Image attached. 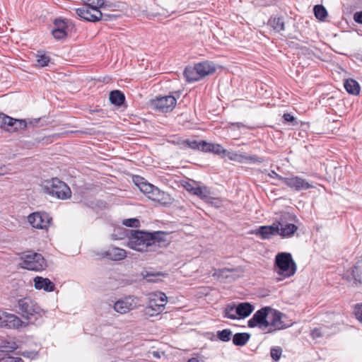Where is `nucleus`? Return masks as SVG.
<instances>
[{
    "label": "nucleus",
    "mask_w": 362,
    "mask_h": 362,
    "mask_svg": "<svg viewBox=\"0 0 362 362\" xmlns=\"http://www.w3.org/2000/svg\"><path fill=\"white\" fill-rule=\"evenodd\" d=\"M127 245L129 248L138 252H156L166 245L164 233L156 231L153 233L143 230H131L128 237Z\"/></svg>",
    "instance_id": "obj_1"
},
{
    "label": "nucleus",
    "mask_w": 362,
    "mask_h": 362,
    "mask_svg": "<svg viewBox=\"0 0 362 362\" xmlns=\"http://www.w3.org/2000/svg\"><path fill=\"white\" fill-rule=\"evenodd\" d=\"M274 267L276 272L284 279L293 276L297 270V264L288 252L278 253L275 257Z\"/></svg>",
    "instance_id": "obj_2"
},
{
    "label": "nucleus",
    "mask_w": 362,
    "mask_h": 362,
    "mask_svg": "<svg viewBox=\"0 0 362 362\" xmlns=\"http://www.w3.org/2000/svg\"><path fill=\"white\" fill-rule=\"evenodd\" d=\"M43 189L45 193L60 199H66L71 195L69 186L57 177L46 180L44 182Z\"/></svg>",
    "instance_id": "obj_3"
},
{
    "label": "nucleus",
    "mask_w": 362,
    "mask_h": 362,
    "mask_svg": "<svg viewBox=\"0 0 362 362\" xmlns=\"http://www.w3.org/2000/svg\"><path fill=\"white\" fill-rule=\"evenodd\" d=\"M20 260L19 264L21 267L28 270L40 272L47 267V263L43 256L37 252H28L21 257Z\"/></svg>",
    "instance_id": "obj_4"
},
{
    "label": "nucleus",
    "mask_w": 362,
    "mask_h": 362,
    "mask_svg": "<svg viewBox=\"0 0 362 362\" xmlns=\"http://www.w3.org/2000/svg\"><path fill=\"white\" fill-rule=\"evenodd\" d=\"M75 11L81 18L90 22H96L100 20L107 21L115 19L117 17L116 15L107 14L101 10L95 9L85 5L81 8H76Z\"/></svg>",
    "instance_id": "obj_5"
},
{
    "label": "nucleus",
    "mask_w": 362,
    "mask_h": 362,
    "mask_svg": "<svg viewBox=\"0 0 362 362\" xmlns=\"http://www.w3.org/2000/svg\"><path fill=\"white\" fill-rule=\"evenodd\" d=\"M167 296L164 293H153L149 295V301L146 308V313L151 316L158 315L165 309Z\"/></svg>",
    "instance_id": "obj_6"
},
{
    "label": "nucleus",
    "mask_w": 362,
    "mask_h": 362,
    "mask_svg": "<svg viewBox=\"0 0 362 362\" xmlns=\"http://www.w3.org/2000/svg\"><path fill=\"white\" fill-rule=\"evenodd\" d=\"M20 313L23 317L30 320L32 316L41 315L43 310L38 304L30 298H21L18 302Z\"/></svg>",
    "instance_id": "obj_7"
},
{
    "label": "nucleus",
    "mask_w": 362,
    "mask_h": 362,
    "mask_svg": "<svg viewBox=\"0 0 362 362\" xmlns=\"http://www.w3.org/2000/svg\"><path fill=\"white\" fill-rule=\"evenodd\" d=\"M28 127L26 119H17L0 113V127L9 132H16Z\"/></svg>",
    "instance_id": "obj_8"
},
{
    "label": "nucleus",
    "mask_w": 362,
    "mask_h": 362,
    "mask_svg": "<svg viewBox=\"0 0 362 362\" xmlns=\"http://www.w3.org/2000/svg\"><path fill=\"white\" fill-rule=\"evenodd\" d=\"M176 98L173 95H165L156 97L151 100V106L155 110L161 112H171L175 107Z\"/></svg>",
    "instance_id": "obj_9"
},
{
    "label": "nucleus",
    "mask_w": 362,
    "mask_h": 362,
    "mask_svg": "<svg viewBox=\"0 0 362 362\" xmlns=\"http://www.w3.org/2000/svg\"><path fill=\"white\" fill-rule=\"evenodd\" d=\"M269 307H264L257 310L247 322L249 327H258L261 329L269 327L267 317L269 315Z\"/></svg>",
    "instance_id": "obj_10"
},
{
    "label": "nucleus",
    "mask_w": 362,
    "mask_h": 362,
    "mask_svg": "<svg viewBox=\"0 0 362 362\" xmlns=\"http://www.w3.org/2000/svg\"><path fill=\"white\" fill-rule=\"evenodd\" d=\"M30 224L37 229H47L49 226L52 218L45 212H34L28 217Z\"/></svg>",
    "instance_id": "obj_11"
},
{
    "label": "nucleus",
    "mask_w": 362,
    "mask_h": 362,
    "mask_svg": "<svg viewBox=\"0 0 362 362\" xmlns=\"http://www.w3.org/2000/svg\"><path fill=\"white\" fill-rule=\"evenodd\" d=\"M22 320L16 315L0 311V327L18 328L22 326Z\"/></svg>",
    "instance_id": "obj_12"
},
{
    "label": "nucleus",
    "mask_w": 362,
    "mask_h": 362,
    "mask_svg": "<svg viewBox=\"0 0 362 362\" xmlns=\"http://www.w3.org/2000/svg\"><path fill=\"white\" fill-rule=\"evenodd\" d=\"M251 234L261 237L263 240L270 239L273 236L278 235L279 229L277 222H274L271 226H262L252 230Z\"/></svg>",
    "instance_id": "obj_13"
},
{
    "label": "nucleus",
    "mask_w": 362,
    "mask_h": 362,
    "mask_svg": "<svg viewBox=\"0 0 362 362\" xmlns=\"http://www.w3.org/2000/svg\"><path fill=\"white\" fill-rule=\"evenodd\" d=\"M284 183L296 191L305 190L312 187V185L308 181L299 176L286 177L284 179Z\"/></svg>",
    "instance_id": "obj_14"
},
{
    "label": "nucleus",
    "mask_w": 362,
    "mask_h": 362,
    "mask_svg": "<svg viewBox=\"0 0 362 362\" xmlns=\"http://www.w3.org/2000/svg\"><path fill=\"white\" fill-rule=\"evenodd\" d=\"M284 316L282 313L270 308L269 315V320H268L269 327H270L274 330L286 328L287 326L282 320Z\"/></svg>",
    "instance_id": "obj_15"
},
{
    "label": "nucleus",
    "mask_w": 362,
    "mask_h": 362,
    "mask_svg": "<svg viewBox=\"0 0 362 362\" xmlns=\"http://www.w3.org/2000/svg\"><path fill=\"white\" fill-rule=\"evenodd\" d=\"M279 233L282 238H289L293 236L298 230V226L293 223H286L283 220L277 221Z\"/></svg>",
    "instance_id": "obj_16"
},
{
    "label": "nucleus",
    "mask_w": 362,
    "mask_h": 362,
    "mask_svg": "<svg viewBox=\"0 0 362 362\" xmlns=\"http://www.w3.org/2000/svg\"><path fill=\"white\" fill-rule=\"evenodd\" d=\"M134 307V300L131 296L118 300L114 304V310L120 314L127 313Z\"/></svg>",
    "instance_id": "obj_17"
},
{
    "label": "nucleus",
    "mask_w": 362,
    "mask_h": 362,
    "mask_svg": "<svg viewBox=\"0 0 362 362\" xmlns=\"http://www.w3.org/2000/svg\"><path fill=\"white\" fill-rule=\"evenodd\" d=\"M103 257L112 261H119L127 257V252L124 249L113 247L103 252Z\"/></svg>",
    "instance_id": "obj_18"
},
{
    "label": "nucleus",
    "mask_w": 362,
    "mask_h": 362,
    "mask_svg": "<svg viewBox=\"0 0 362 362\" xmlns=\"http://www.w3.org/2000/svg\"><path fill=\"white\" fill-rule=\"evenodd\" d=\"M35 288L38 290L43 289L45 291H53L54 284L47 278L36 276L34 278Z\"/></svg>",
    "instance_id": "obj_19"
},
{
    "label": "nucleus",
    "mask_w": 362,
    "mask_h": 362,
    "mask_svg": "<svg viewBox=\"0 0 362 362\" xmlns=\"http://www.w3.org/2000/svg\"><path fill=\"white\" fill-rule=\"evenodd\" d=\"M255 307L248 302L240 303L237 305V312L239 319H244L250 315L253 312Z\"/></svg>",
    "instance_id": "obj_20"
},
{
    "label": "nucleus",
    "mask_w": 362,
    "mask_h": 362,
    "mask_svg": "<svg viewBox=\"0 0 362 362\" xmlns=\"http://www.w3.org/2000/svg\"><path fill=\"white\" fill-rule=\"evenodd\" d=\"M195 65L201 78L213 74L216 71L214 66L209 62H200Z\"/></svg>",
    "instance_id": "obj_21"
},
{
    "label": "nucleus",
    "mask_w": 362,
    "mask_h": 362,
    "mask_svg": "<svg viewBox=\"0 0 362 362\" xmlns=\"http://www.w3.org/2000/svg\"><path fill=\"white\" fill-rule=\"evenodd\" d=\"M183 74L186 78V81L189 83L197 81L202 79L201 76L199 74L198 70L196 67V65L193 66H187L185 69Z\"/></svg>",
    "instance_id": "obj_22"
},
{
    "label": "nucleus",
    "mask_w": 362,
    "mask_h": 362,
    "mask_svg": "<svg viewBox=\"0 0 362 362\" xmlns=\"http://www.w3.org/2000/svg\"><path fill=\"white\" fill-rule=\"evenodd\" d=\"M187 190L192 192L193 194L198 196L204 201L207 202L210 199V192L206 187L197 186L194 188H189L187 187Z\"/></svg>",
    "instance_id": "obj_23"
},
{
    "label": "nucleus",
    "mask_w": 362,
    "mask_h": 362,
    "mask_svg": "<svg viewBox=\"0 0 362 362\" xmlns=\"http://www.w3.org/2000/svg\"><path fill=\"white\" fill-rule=\"evenodd\" d=\"M202 146V151L205 152H213L218 155H221L222 153L224 154L226 153V150H225L222 146L218 144H212L203 141Z\"/></svg>",
    "instance_id": "obj_24"
},
{
    "label": "nucleus",
    "mask_w": 362,
    "mask_h": 362,
    "mask_svg": "<svg viewBox=\"0 0 362 362\" xmlns=\"http://www.w3.org/2000/svg\"><path fill=\"white\" fill-rule=\"evenodd\" d=\"M268 25L277 33L285 30V23L283 18L271 17L268 21Z\"/></svg>",
    "instance_id": "obj_25"
},
{
    "label": "nucleus",
    "mask_w": 362,
    "mask_h": 362,
    "mask_svg": "<svg viewBox=\"0 0 362 362\" xmlns=\"http://www.w3.org/2000/svg\"><path fill=\"white\" fill-rule=\"evenodd\" d=\"M344 86L346 90L350 94L358 95L360 92L361 88L358 83L352 78L346 79Z\"/></svg>",
    "instance_id": "obj_26"
},
{
    "label": "nucleus",
    "mask_w": 362,
    "mask_h": 362,
    "mask_svg": "<svg viewBox=\"0 0 362 362\" xmlns=\"http://www.w3.org/2000/svg\"><path fill=\"white\" fill-rule=\"evenodd\" d=\"M85 6H90L95 9L105 11L110 5L105 3V0H81Z\"/></svg>",
    "instance_id": "obj_27"
},
{
    "label": "nucleus",
    "mask_w": 362,
    "mask_h": 362,
    "mask_svg": "<svg viewBox=\"0 0 362 362\" xmlns=\"http://www.w3.org/2000/svg\"><path fill=\"white\" fill-rule=\"evenodd\" d=\"M250 338V334L247 332L236 333L233 335V343L235 346H244L245 345Z\"/></svg>",
    "instance_id": "obj_28"
},
{
    "label": "nucleus",
    "mask_w": 362,
    "mask_h": 362,
    "mask_svg": "<svg viewBox=\"0 0 362 362\" xmlns=\"http://www.w3.org/2000/svg\"><path fill=\"white\" fill-rule=\"evenodd\" d=\"M125 100L124 95L119 90H112L110 93V102L117 106H120Z\"/></svg>",
    "instance_id": "obj_29"
},
{
    "label": "nucleus",
    "mask_w": 362,
    "mask_h": 362,
    "mask_svg": "<svg viewBox=\"0 0 362 362\" xmlns=\"http://www.w3.org/2000/svg\"><path fill=\"white\" fill-rule=\"evenodd\" d=\"M223 316L231 320H238L237 305L235 304L227 305L223 311Z\"/></svg>",
    "instance_id": "obj_30"
},
{
    "label": "nucleus",
    "mask_w": 362,
    "mask_h": 362,
    "mask_svg": "<svg viewBox=\"0 0 362 362\" xmlns=\"http://www.w3.org/2000/svg\"><path fill=\"white\" fill-rule=\"evenodd\" d=\"M154 202H157L162 205H168L172 203L173 199L169 194L160 190Z\"/></svg>",
    "instance_id": "obj_31"
},
{
    "label": "nucleus",
    "mask_w": 362,
    "mask_h": 362,
    "mask_svg": "<svg viewBox=\"0 0 362 362\" xmlns=\"http://www.w3.org/2000/svg\"><path fill=\"white\" fill-rule=\"evenodd\" d=\"M233 269L223 268L220 269H214L212 276L218 280H223L229 278V273L233 272Z\"/></svg>",
    "instance_id": "obj_32"
},
{
    "label": "nucleus",
    "mask_w": 362,
    "mask_h": 362,
    "mask_svg": "<svg viewBox=\"0 0 362 362\" xmlns=\"http://www.w3.org/2000/svg\"><path fill=\"white\" fill-rule=\"evenodd\" d=\"M352 276L355 281L362 284V262H358L352 269Z\"/></svg>",
    "instance_id": "obj_33"
},
{
    "label": "nucleus",
    "mask_w": 362,
    "mask_h": 362,
    "mask_svg": "<svg viewBox=\"0 0 362 362\" xmlns=\"http://www.w3.org/2000/svg\"><path fill=\"white\" fill-rule=\"evenodd\" d=\"M313 11L315 17L321 21L324 20L327 16V10L322 5H315Z\"/></svg>",
    "instance_id": "obj_34"
},
{
    "label": "nucleus",
    "mask_w": 362,
    "mask_h": 362,
    "mask_svg": "<svg viewBox=\"0 0 362 362\" xmlns=\"http://www.w3.org/2000/svg\"><path fill=\"white\" fill-rule=\"evenodd\" d=\"M232 335V332L229 329H225L221 331L217 332V338L224 342L230 341Z\"/></svg>",
    "instance_id": "obj_35"
},
{
    "label": "nucleus",
    "mask_w": 362,
    "mask_h": 362,
    "mask_svg": "<svg viewBox=\"0 0 362 362\" xmlns=\"http://www.w3.org/2000/svg\"><path fill=\"white\" fill-rule=\"evenodd\" d=\"M35 66L38 67H44L48 65L50 58L46 54H37Z\"/></svg>",
    "instance_id": "obj_36"
},
{
    "label": "nucleus",
    "mask_w": 362,
    "mask_h": 362,
    "mask_svg": "<svg viewBox=\"0 0 362 362\" xmlns=\"http://www.w3.org/2000/svg\"><path fill=\"white\" fill-rule=\"evenodd\" d=\"M1 348L3 352H12L18 348V346L14 341H5Z\"/></svg>",
    "instance_id": "obj_37"
},
{
    "label": "nucleus",
    "mask_w": 362,
    "mask_h": 362,
    "mask_svg": "<svg viewBox=\"0 0 362 362\" xmlns=\"http://www.w3.org/2000/svg\"><path fill=\"white\" fill-rule=\"evenodd\" d=\"M229 160L236 161L238 163H243V154H240L235 152H227L224 153Z\"/></svg>",
    "instance_id": "obj_38"
},
{
    "label": "nucleus",
    "mask_w": 362,
    "mask_h": 362,
    "mask_svg": "<svg viewBox=\"0 0 362 362\" xmlns=\"http://www.w3.org/2000/svg\"><path fill=\"white\" fill-rule=\"evenodd\" d=\"M282 354V349L279 346H275L271 349L270 351V355L272 358L275 361L277 362Z\"/></svg>",
    "instance_id": "obj_39"
},
{
    "label": "nucleus",
    "mask_w": 362,
    "mask_h": 362,
    "mask_svg": "<svg viewBox=\"0 0 362 362\" xmlns=\"http://www.w3.org/2000/svg\"><path fill=\"white\" fill-rule=\"evenodd\" d=\"M155 187L154 185L147 182L146 181L145 182H142L139 185V189L141 192L145 194L147 197L150 194L152 189H153Z\"/></svg>",
    "instance_id": "obj_40"
},
{
    "label": "nucleus",
    "mask_w": 362,
    "mask_h": 362,
    "mask_svg": "<svg viewBox=\"0 0 362 362\" xmlns=\"http://www.w3.org/2000/svg\"><path fill=\"white\" fill-rule=\"evenodd\" d=\"M203 141H202L200 142H198L197 141H189V140H186L184 141V144L192 148V149H201L202 151V144H203Z\"/></svg>",
    "instance_id": "obj_41"
},
{
    "label": "nucleus",
    "mask_w": 362,
    "mask_h": 362,
    "mask_svg": "<svg viewBox=\"0 0 362 362\" xmlns=\"http://www.w3.org/2000/svg\"><path fill=\"white\" fill-rule=\"evenodd\" d=\"M243 163L245 162H248V163H263L264 162V158H262V157H259V156H247V155H243Z\"/></svg>",
    "instance_id": "obj_42"
},
{
    "label": "nucleus",
    "mask_w": 362,
    "mask_h": 362,
    "mask_svg": "<svg viewBox=\"0 0 362 362\" xmlns=\"http://www.w3.org/2000/svg\"><path fill=\"white\" fill-rule=\"evenodd\" d=\"M123 225L127 227H138L139 226V221L137 218H127L122 221Z\"/></svg>",
    "instance_id": "obj_43"
},
{
    "label": "nucleus",
    "mask_w": 362,
    "mask_h": 362,
    "mask_svg": "<svg viewBox=\"0 0 362 362\" xmlns=\"http://www.w3.org/2000/svg\"><path fill=\"white\" fill-rule=\"evenodd\" d=\"M67 35L66 30L60 29H54L52 30V35L57 40L64 39Z\"/></svg>",
    "instance_id": "obj_44"
},
{
    "label": "nucleus",
    "mask_w": 362,
    "mask_h": 362,
    "mask_svg": "<svg viewBox=\"0 0 362 362\" xmlns=\"http://www.w3.org/2000/svg\"><path fill=\"white\" fill-rule=\"evenodd\" d=\"M354 314L356 319L362 323V304L356 305Z\"/></svg>",
    "instance_id": "obj_45"
},
{
    "label": "nucleus",
    "mask_w": 362,
    "mask_h": 362,
    "mask_svg": "<svg viewBox=\"0 0 362 362\" xmlns=\"http://www.w3.org/2000/svg\"><path fill=\"white\" fill-rule=\"evenodd\" d=\"M54 29L66 30V23L61 19H56L54 22Z\"/></svg>",
    "instance_id": "obj_46"
},
{
    "label": "nucleus",
    "mask_w": 362,
    "mask_h": 362,
    "mask_svg": "<svg viewBox=\"0 0 362 362\" xmlns=\"http://www.w3.org/2000/svg\"><path fill=\"white\" fill-rule=\"evenodd\" d=\"M0 362H23V361L19 357L7 356L1 358Z\"/></svg>",
    "instance_id": "obj_47"
},
{
    "label": "nucleus",
    "mask_w": 362,
    "mask_h": 362,
    "mask_svg": "<svg viewBox=\"0 0 362 362\" xmlns=\"http://www.w3.org/2000/svg\"><path fill=\"white\" fill-rule=\"evenodd\" d=\"M311 336H312L313 339H317V338L322 337L323 333L322 332V328L321 327L315 328L314 329H313L311 332Z\"/></svg>",
    "instance_id": "obj_48"
},
{
    "label": "nucleus",
    "mask_w": 362,
    "mask_h": 362,
    "mask_svg": "<svg viewBox=\"0 0 362 362\" xmlns=\"http://www.w3.org/2000/svg\"><path fill=\"white\" fill-rule=\"evenodd\" d=\"M160 189L158 187H155L154 189H152L150 194L148 195V198L153 201H155V199H156V197L158 195Z\"/></svg>",
    "instance_id": "obj_49"
},
{
    "label": "nucleus",
    "mask_w": 362,
    "mask_h": 362,
    "mask_svg": "<svg viewBox=\"0 0 362 362\" xmlns=\"http://www.w3.org/2000/svg\"><path fill=\"white\" fill-rule=\"evenodd\" d=\"M354 20L360 24H362V11H357L354 14Z\"/></svg>",
    "instance_id": "obj_50"
},
{
    "label": "nucleus",
    "mask_w": 362,
    "mask_h": 362,
    "mask_svg": "<svg viewBox=\"0 0 362 362\" xmlns=\"http://www.w3.org/2000/svg\"><path fill=\"white\" fill-rule=\"evenodd\" d=\"M268 176H269L270 177L272 178H276V179H278L279 180H281L284 182V179H285L286 177H284L281 175H279V174H277L275 171L274 170H272L270 173H268Z\"/></svg>",
    "instance_id": "obj_51"
},
{
    "label": "nucleus",
    "mask_w": 362,
    "mask_h": 362,
    "mask_svg": "<svg viewBox=\"0 0 362 362\" xmlns=\"http://www.w3.org/2000/svg\"><path fill=\"white\" fill-rule=\"evenodd\" d=\"M283 118L284 121L286 122H293L295 121V117L289 113H284L283 115Z\"/></svg>",
    "instance_id": "obj_52"
},
{
    "label": "nucleus",
    "mask_w": 362,
    "mask_h": 362,
    "mask_svg": "<svg viewBox=\"0 0 362 362\" xmlns=\"http://www.w3.org/2000/svg\"><path fill=\"white\" fill-rule=\"evenodd\" d=\"M133 181H134V182L135 183V185H136L139 188V185H140V184H141V183H142V182H146V180H145L143 177H140V176H135V177H133Z\"/></svg>",
    "instance_id": "obj_53"
},
{
    "label": "nucleus",
    "mask_w": 362,
    "mask_h": 362,
    "mask_svg": "<svg viewBox=\"0 0 362 362\" xmlns=\"http://www.w3.org/2000/svg\"><path fill=\"white\" fill-rule=\"evenodd\" d=\"M40 121V118L38 119H28V120H26V122H28V125H36Z\"/></svg>",
    "instance_id": "obj_54"
},
{
    "label": "nucleus",
    "mask_w": 362,
    "mask_h": 362,
    "mask_svg": "<svg viewBox=\"0 0 362 362\" xmlns=\"http://www.w3.org/2000/svg\"><path fill=\"white\" fill-rule=\"evenodd\" d=\"M232 125L235 126L238 129H240L242 127H247V126L242 122L233 123L232 124Z\"/></svg>",
    "instance_id": "obj_55"
},
{
    "label": "nucleus",
    "mask_w": 362,
    "mask_h": 362,
    "mask_svg": "<svg viewBox=\"0 0 362 362\" xmlns=\"http://www.w3.org/2000/svg\"><path fill=\"white\" fill-rule=\"evenodd\" d=\"M187 362H201L200 359L199 358H189Z\"/></svg>",
    "instance_id": "obj_56"
},
{
    "label": "nucleus",
    "mask_w": 362,
    "mask_h": 362,
    "mask_svg": "<svg viewBox=\"0 0 362 362\" xmlns=\"http://www.w3.org/2000/svg\"><path fill=\"white\" fill-rule=\"evenodd\" d=\"M187 187H188L189 188H194V187H196L197 186H192L191 184H189V183H187V184L185 185V187L187 189Z\"/></svg>",
    "instance_id": "obj_57"
},
{
    "label": "nucleus",
    "mask_w": 362,
    "mask_h": 362,
    "mask_svg": "<svg viewBox=\"0 0 362 362\" xmlns=\"http://www.w3.org/2000/svg\"><path fill=\"white\" fill-rule=\"evenodd\" d=\"M2 169H3V168H2V167H1V168H0V170H1V171H0V176H1V175H4V173H5L4 172H2Z\"/></svg>",
    "instance_id": "obj_58"
}]
</instances>
